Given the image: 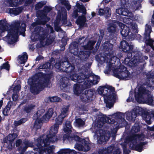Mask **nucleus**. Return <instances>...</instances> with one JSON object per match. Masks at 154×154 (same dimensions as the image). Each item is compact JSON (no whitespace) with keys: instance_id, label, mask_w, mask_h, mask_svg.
Masks as SVG:
<instances>
[{"instance_id":"nucleus-8","label":"nucleus","mask_w":154,"mask_h":154,"mask_svg":"<svg viewBox=\"0 0 154 154\" xmlns=\"http://www.w3.org/2000/svg\"><path fill=\"white\" fill-rule=\"evenodd\" d=\"M138 115L142 116L148 125H150L152 123L151 116L150 112L137 106H135V118Z\"/></svg>"},{"instance_id":"nucleus-51","label":"nucleus","mask_w":154,"mask_h":154,"mask_svg":"<svg viewBox=\"0 0 154 154\" xmlns=\"http://www.w3.org/2000/svg\"><path fill=\"white\" fill-rule=\"evenodd\" d=\"M51 66V63L49 62H46L45 64L41 65L38 67L39 69H49L50 68Z\"/></svg>"},{"instance_id":"nucleus-57","label":"nucleus","mask_w":154,"mask_h":154,"mask_svg":"<svg viewBox=\"0 0 154 154\" xmlns=\"http://www.w3.org/2000/svg\"><path fill=\"white\" fill-rule=\"evenodd\" d=\"M50 101L52 102H55L60 101V99L57 97H49Z\"/></svg>"},{"instance_id":"nucleus-23","label":"nucleus","mask_w":154,"mask_h":154,"mask_svg":"<svg viewBox=\"0 0 154 154\" xmlns=\"http://www.w3.org/2000/svg\"><path fill=\"white\" fill-rule=\"evenodd\" d=\"M81 143L76 144L75 146V148L79 151L84 152L89 150L90 147L87 142L85 140V143L82 142Z\"/></svg>"},{"instance_id":"nucleus-16","label":"nucleus","mask_w":154,"mask_h":154,"mask_svg":"<svg viewBox=\"0 0 154 154\" xmlns=\"http://www.w3.org/2000/svg\"><path fill=\"white\" fill-rule=\"evenodd\" d=\"M142 123L140 124L139 122H135V143H137V140H142L144 137V135L141 131L140 134H137L136 133L140 131L141 129H142Z\"/></svg>"},{"instance_id":"nucleus-1","label":"nucleus","mask_w":154,"mask_h":154,"mask_svg":"<svg viewBox=\"0 0 154 154\" xmlns=\"http://www.w3.org/2000/svg\"><path fill=\"white\" fill-rule=\"evenodd\" d=\"M19 21H15L10 25L5 20H0V29L2 32H8L6 36L4 38V39L10 44H12L17 41V35L19 33H23L25 30V25L24 23L20 26Z\"/></svg>"},{"instance_id":"nucleus-50","label":"nucleus","mask_w":154,"mask_h":154,"mask_svg":"<svg viewBox=\"0 0 154 154\" xmlns=\"http://www.w3.org/2000/svg\"><path fill=\"white\" fill-rule=\"evenodd\" d=\"M64 118V117H63L61 115H59L55 120V124L58 125L59 126V125H61L62 124L63 120Z\"/></svg>"},{"instance_id":"nucleus-14","label":"nucleus","mask_w":154,"mask_h":154,"mask_svg":"<svg viewBox=\"0 0 154 154\" xmlns=\"http://www.w3.org/2000/svg\"><path fill=\"white\" fill-rule=\"evenodd\" d=\"M112 119V120L109 117L103 116H99L97 119V123H96V126L99 128H101L103 125L106 122L109 124H113L116 123V122Z\"/></svg>"},{"instance_id":"nucleus-4","label":"nucleus","mask_w":154,"mask_h":154,"mask_svg":"<svg viewBox=\"0 0 154 154\" xmlns=\"http://www.w3.org/2000/svg\"><path fill=\"white\" fill-rule=\"evenodd\" d=\"M59 126L57 124H54L51 128L50 134L47 135H43L37 140V147L35 150L40 149H46L48 153L52 152L54 148V146H48L50 142L54 143L57 141L56 134L57 133Z\"/></svg>"},{"instance_id":"nucleus-63","label":"nucleus","mask_w":154,"mask_h":154,"mask_svg":"<svg viewBox=\"0 0 154 154\" xmlns=\"http://www.w3.org/2000/svg\"><path fill=\"white\" fill-rule=\"evenodd\" d=\"M35 107L34 106L31 105L26 107L25 108V110L27 112L29 113L31 112L32 109Z\"/></svg>"},{"instance_id":"nucleus-27","label":"nucleus","mask_w":154,"mask_h":154,"mask_svg":"<svg viewBox=\"0 0 154 154\" xmlns=\"http://www.w3.org/2000/svg\"><path fill=\"white\" fill-rule=\"evenodd\" d=\"M130 45L125 40H123L121 41V48L123 51L125 52H127L129 51H132L134 48V45H131V44L129 43Z\"/></svg>"},{"instance_id":"nucleus-45","label":"nucleus","mask_w":154,"mask_h":154,"mask_svg":"<svg viewBox=\"0 0 154 154\" xmlns=\"http://www.w3.org/2000/svg\"><path fill=\"white\" fill-rule=\"evenodd\" d=\"M103 47L105 50L109 51L112 49L113 45L112 44L108 42H106L104 43L103 44Z\"/></svg>"},{"instance_id":"nucleus-24","label":"nucleus","mask_w":154,"mask_h":154,"mask_svg":"<svg viewBox=\"0 0 154 154\" xmlns=\"http://www.w3.org/2000/svg\"><path fill=\"white\" fill-rule=\"evenodd\" d=\"M62 71H65L67 73H70L74 71L75 66L72 65L67 61H64L62 63Z\"/></svg>"},{"instance_id":"nucleus-20","label":"nucleus","mask_w":154,"mask_h":154,"mask_svg":"<svg viewBox=\"0 0 154 154\" xmlns=\"http://www.w3.org/2000/svg\"><path fill=\"white\" fill-rule=\"evenodd\" d=\"M153 98L150 93H149L137 102L139 103H146L149 105H154V100Z\"/></svg>"},{"instance_id":"nucleus-42","label":"nucleus","mask_w":154,"mask_h":154,"mask_svg":"<svg viewBox=\"0 0 154 154\" xmlns=\"http://www.w3.org/2000/svg\"><path fill=\"white\" fill-rule=\"evenodd\" d=\"M28 58V56L27 54L24 53L21 55L19 56V63L20 64H23L26 62Z\"/></svg>"},{"instance_id":"nucleus-9","label":"nucleus","mask_w":154,"mask_h":154,"mask_svg":"<svg viewBox=\"0 0 154 154\" xmlns=\"http://www.w3.org/2000/svg\"><path fill=\"white\" fill-rule=\"evenodd\" d=\"M61 11L58 13V15L57 18V20L54 23V28L55 30L57 32L61 31L62 29L60 27L59 23L60 21V18H62V23L67 25L66 23L67 20V13L66 10L64 8H61Z\"/></svg>"},{"instance_id":"nucleus-35","label":"nucleus","mask_w":154,"mask_h":154,"mask_svg":"<svg viewBox=\"0 0 154 154\" xmlns=\"http://www.w3.org/2000/svg\"><path fill=\"white\" fill-rule=\"evenodd\" d=\"M17 135L16 134H10L4 139V140L5 142H7V141L5 140L6 139H7L10 143H11L10 144L11 147H10V146H9V148H11L12 146V143H11V142L14 140L17 137Z\"/></svg>"},{"instance_id":"nucleus-34","label":"nucleus","mask_w":154,"mask_h":154,"mask_svg":"<svg viewBox=\"0 0 154 154\" xmlns=\"http://www.w3.org/2000/svg\"><path fill=\"white\" fill-rule=\"evenodd\" d=\"M116 22H119L116 20H112V22L108 25L107 30L109 32L114 33L116 31Z\"/></svg>"},{"instance_id":"nucleus-37","label":"nucleus","mask_w":154,"mask_h":154,"mask_svg":"<svg viewBox=\"0 0 154 154\" xmlns=\"http://www.w3.org/2000/svg\"><path fill=\"white\" fill-rule=\"evenodd\" d=\"M148 142L145 141L143 142H140L139 143L136 144L135 143V151H137L139 152H141L143 150V148L144 146L147 144Z\"/></svg>"},{"instance_id":"nucleus-43","label":"nucleus","mask_w":154,"mask_h":154,"mask_svg":"<svg viewBox=\"0 0 154 154\" xmlns=\"http://www.w3.org/2000/svg\"><path fill=\"white\" fill-rule=\"evenodd\" d=\"M69 83L68 79L66 77H64L62 79V81L60 82V86L62 89L66 88L68 86Z\"/></svg>"},{"instance_id":"nucleus-48","label":"nucleus","mask_w":154,"mask_h":154,"mask_svg":"<svg viewBox=\"0 0 154 154\" xmlns=\"http://www.w3.org/2000/svg\"><path fill=\"white\" fill-rule=\"evenodd\" d=\"M134 97H135V90H132L130 92L129 97L127 100V102H130L131 101L133 102H134Z\"/></svg>"},{"instance_id":"nucleus-21","label":"nucleus","mask_w":154,"mask_h":154,"mask_svg":"<svg viewBox=\"0 0 154 154\" xmlns=\"http://www.w3.org/2000/svg\"><path fill=\"white\" fill-rule=\"evenodd\" d=\"M22 140L20 139L17 140L16 142V146L18 147L20 146V148L19 149V150H21L22 152L25 151L28 147H32V144L28 141H25L22 143Z\"/></svg>"},{"instance_id":"nucleus-46","label":"nucleus","mask_w":154,"mask_h":154,"mask_svg":"<svg viewBox=\"0 0 154 154\" xmlns=\"http://www.w3.org/2000/svg\"><path fill=\"white\" fill-rule=\"evenodd\" d=\"M135 27L133 26L132 27L133 29H132V31H131L129 32V34L128 35V41H131L134 40L135 38L134 35V28Z\"/></svg>"},{"instance_id":"nucleus-52","label":"nucleus","mask_w":154,"mask_h":154,"mask_svg":"<svg viewBox=\"0 0 154 154\" xmlns=\"http://www.w3.org/2000/svg\"><path fill=\"white\" fill-rule=\"evenodd\" d=\"M134 115L135 111L133 109L131 112H128L127 113L126 117L128 119L131 120L134 117Z\"/></svg>"},{"instance_id":"nucleus-26","label":"nucleus","mask_w":154,"mask_h":154,"mask_svg":"<svg viewBox=\"0 0 154 154\" xmlns=\"http://www.w3.org/2000/svg\"><path fill=\"white\" fill-rule=\"evenodd\" d=\"M85 82L83 84H77L74 86V92L75 94L79 95L83 90L88 87H85Z\"/></svg>"},{"instance_id":"nucleus-17","label":"nucleus","mask_w":154,"mask_h":154,"mask_svg":"<svg viewBox=\"0 0 154 154\" xmlns=\"http://www.w3.org/2000/svg\"><path fill=\"white\" fill-rule=\"evenodd\" d=\"M100 79V77L98 76L94 75L88 77L85 81V87L90 88L94 85L97 84Z\"/></svg>"},{"instance_id":"nucleus-13","label":"nucleus","mask_w":154,"mask_h":154,"mask_svg":"<svg viewBox=\"0 0 154 154\" xmlns=\"http://www.w3.org/2000/svg\"><path fill=\"white\" fill-rule=\"evenodd\" d=\"M95 136L97 140L101 142H104L108 140L110 137V134L109 132H106L102 129L97 131Z\"/></svg>"},{"instance_id":"nucleus-62","label":"nucleus","mask_w":154,"mask_h":154,"mask_svg":"<svg viewBox=\"0 0 154 154\" xmlns=\"http://www.w3.org/2000/svg\"><path fill=\"white\" fill-rule=\"evenodd\" d=\"M9 65L8 64L7 62H6L3 64L2 66H1L0 69H4L7 70H9Z\"/></svg>"},{"instance_id":"nucleus-55","label":"nucleus","mask_w":154,"mask_h":154,"mask_svg":"<svg viewBox=\"0 0 154 154\" xmlns=\"http://www.w3.org/2000/svg\"><path fill=\"white\" fill-rule=\"evenodd\" d=\"M27 120V119L26 118H24L18 121H16L14 122L15 125L18 126L22 123H24Z\"/></svg>"},{"instance_id":"nucleus-49","label":"nucleus","mask_w":154,"mask_h":154,"mask_svg":"<svg viewBox=\"0 0 154 154\" xmlns=\"http://www.w3.org/2000/svg\"><path fill=\"white\" fill-rule=\"evenodd\" d=\"M58 2H60L62 5H65L68 10H69L71 8V6L68 1L66 0H59Z\"/></svg>"},{"instance_id":"nucleus-41","label":"nucleus","mask_w":154,"mask_h":154,"mask_svg":"<svg viewBox=\"0 0 154 154\" xmlns=\"http://www.w3.org/2000/svg\"><path fill=\"white\" fill-rule=\"evenodd\" d=\"M86 20V18L84 16H79L77 20L76 23L80 26L83 27L85 25Z\"/></svg>"},{"instance_id":"nucleus-6","label":"nucleus","mask_w":154,"mask_h":154,"mask_svg":"<svg viewBox=\"0 0 154 154\" xmlns=\"http://www.w3.org/2000/svg\"><path fill=\"white\" fill-rule=\"evenodd\" d=\"M96 43L95 41H90L87 44L85 45L84 48L88 51H80L78 54V43L76 42H73L70 46V51L71 53L74 55L77 56L82 60L85 59L89 57L90 52L89 50H91L93 48V46Z\"/></svg>"},{"instance_id":"nucleus-29","label":"nucleus","mask_w":154,"mask_h":154,"mask_svg":"<svg viewBox=\"0 0 154 154\" xmlns=\"http://www.w3.org/2000/svg\"><path fill=\"white\" fill-rule=\"evenodd\" d=\"M76 6L78 9L79 10L78 11L77 10H76L74 11L72 14V17L74 18H76L78 16V12H82L83 14H86V10L85 7L82 5H80L79 3H77Z\"/></svg>"},{"instance_id":"nucleus-25","label":"nucleus","mask_w":154,"mask_h":154,"mask_svg":"<svg viewBox=\"0 0 154 154\" xmlns=\"http://www.w3.org/2000/svg\"><path fill=\"white\" fill-rule=\"evenodd\" d=\"M116 22L121 28L122 30L121 31V33L122 36L125 37L127 36L129 32H131L129 28L120 22Z\"/></svg>"},{"instance_id":"nucleus-15","label":"nucleus","mask_w":154,"mask_h":154,"mask_svg":"<svg viewBox=\"0 0 154 154\" xmlns=\"http://www.w3.org/2000/svg\"><path fill=\"white\" fill-rule=\"evenodd\" d=\"M150 91L146 89L143 86H140L138 88V93L137 94L135 92V101L137 102L146 96L150 93Z\"/></svg>"},{"instance_id":"nucleus-56","label":"nucleus","mask_w":154,"mask_h":154,"mask_svg":"<svg viewBox=\"0 0 154 154\" xmlns=\"http://www.w3.org/2000/svg\"><path fill=\"white\" fill-rule=\"evenodd\" d=\"M153 42L154 41L151 38H150L146 40V42H145L147 45L150 46L153 49H154V47L153 45Z\"/></svg>"},{"instance_id":"nucleus-18","label":"nucleus","mask_w":154,"mask_h":154,"mask_svg":"<svg viewBox=\"0 0 154 154\" xmlns=\"http://www.w3.org/2000/svg\"><path fill=\"white\" fill-rule=\"evenodd\" d=\"M124 114L119 112H117L112 116V118H115L116 120L118 127H121L122 125H120V124H125V121L124 119Z\"/></svg>"},{"instance_id":"nucleus-5","label":"nucleus","mask_w":154,"mask_h":154,"mask_svg":"<svg viewBox=\"0 0 154 154\" xmlns=\"http://www.w3.org/2000/svg\"><path fill=\"white\" fill-rule=\"evenodd\" d=\"M98 90V94L104 97L106 107L109 109L113 107L114 103L117 98L116 94L114 93V88L111 86L107 85L100 87Z\"/></svg>"},{"instance_id":"nucleus-32","label":"nucleus","mask_w":154,"mask_h":154,"mask_svg":"<svg viewBox=\"0 0 154 154\" xmlns=\"http://www.w3.org/2000/svg\"><path fill=\"white\" fill-rule=\"evenodd\" d=\"M63 131L67 133H71L72 132V127L71 122L69 121H66L63 124Z\"/></svg>"},{"instance_id":"nucleus-19","label":"nucleus","mask_w":154,"mask_h":154,"mask_svg":"<svg viewBox=\"0 0 154 154\" xmlns=\"http://www.w3.org/2000/svg\"><path fill=\"white\" fill-rule=\"evenodd\" d=\"M88 76L86 75L85 74L82 73H80L78 75L76 74H72L70 76V79L75 82L79 83H81L85 80L86 81V79L88 78Z\"/></svg>"},{"instance_id":"nucleus-12","label":"nucleus","mask_w":154,"mask_h":154,"mask_svg":"<svg viewBox=\"0 0 154 154\" xmlns=\"http://www.w3.org/2000/svg\"><path fill=\"white\" fill-rule=\"evenodd\" d=\"M113 151L112 154H120V149L116 145H112L107 148H103L99 150V154H109Z\"/></svg>"},{"instance_id":"nucleus-44","label":"nucleus","mask_w":154,"mask_h":154,"mask_svg":"<svg viewBox=\"0 0 154 154\" xmlns=\"http://www.w3.org/2000/svg\"><path fill=\"white\" fill-rule=\"evenodd\" d=\"M58 154H76V152L74 150L69 149H62L58 152Z\"/></svg>"},{"instance_id":"nucleus-64","label":"nucleus","mask_w":154,"mask_h":154,"mask_svg":"<svg viewBox=\"0 0 154 154\" xmlns=\"http://www.w3.org/2000/svg\"><path fill=\"white\" fill-rule=\"evenodd\" d=\"M11 108L8 106L5 108L3 111V114L5 116H7L9 114V111Z\"/></svg>"},{"instance_id":"nucleus-3","label":"nucleus","mask_w":154,"mask_h":154,"mask_svg":"<svg viewBox=\"0 0 154 154\" xmlns=\"http://www.w3.org/2000/svg\"><path fill=\"white\" fill-rule=\"evenodd\" d=\"M46 26L45 28L39 26H36L31 37L33 41H39L43 46L51 44L54 39V36L51 37L49 34V31L50 34L54 32L53 28L48 24Z\"/></svg>"},{"instance_id":"nucleus-36","label":"nucleus","mask_w":154,"mask_h":154,"mask_svg":"<svg viewBox=\"0 0 154 154\" xmlns=\"http://www.w3.org/2000/svg\"><path fill=\"white\" fill-rule=\"evenodd\" d=\"M44 117V115L42 116V117H41V111L40 110L38 111L37 113L33 116V119H35L36 121H38V122H46V121L43 120Z\"/></svg>"},{"instance_id":"nucleus-58","label":"nucleus","mask_w":154,"mask_h":154,"mask_svg":"<svg viewBox=\"0 0 154 154\" xmlns=\"http://www.w3.org/2000/svg\"><path fill=\"white\" fill-rule=\"evenodd\" d=\"M63 62H59L56 63L54 65L55 67L57 69H59L60 70L62 71V68L63 67L62 66V63Z\"/></svg>"},{"instance_id":"nucleus-31","label":"nucleus","mask_w":154,"mask_h":154,"mask_svg":"<svg viewBox=\"0 0 154 154\" xmlns=\"http://www.w3.org/2000/svg\"><path fill=\"white\" fill-rule=\"evenodd\" d=\"M23 9V8L22 7H19L13 8H8L7 9V11L11 14L17 15L22 12Z\"/></svg>"},{"instance_id":"nucleus-47","label":"nucleus","mask_w":154,"mask_h":154,"mask_svg":"<svg viewBox=\"0 0 154 154\" xmlns=\"http://www.w3.org/2000/svg\"><path fill=\"white\" fill-rule=\"evenodd\" d=\"M69 106H64L61 109V113L60 115H61L63 117H65L66 116V113L68 111Z\"/></svg>"},{"instance_id":"nucleus-54","label":"nucleus","mask_w":154,"mask_h":154,"mask_svg":"<svg viewBox=\"0 0 154 154\" xmlns=\"http://www.w3.org/2000/svg\"><path fill=\"white\" fill-rule=\"evenodd\" d=\"M46 2L45 1H41L37 4L35 7V8L36 10H38L41 8L44 5L46 4Z\"/></svg>"},{"instance_id":"nucleus-53","label":"nucleus","mask_w":154,"mask_h":154,"mask_svg":"<svg viewBox=\"0 0 154 154\" xmlns=\"http://www.w3.org/2000/svg\"><path fill=\"white\" fill-rule=\"evenodd\" d=\"M143 0H135V11L139 10L142 7L141 2Z\"/></svg>"},{"instance_id":"nucleus-7","label":"nucleus","mask_w":154,"mask_h":154,"mask_svg":"<svg viewBox=\"0 0 154 154\" xmlns=\"http://www.w3.org/2000/svg\"><path fill=\"white\" fill-rule=\"evenodd\" d=\"M49 81L43 77H40L33 81L30 87V91L33 93L38 94L45 87L48 86Z\"/></svg>"},{"instance_id":"nucleus-40","label":"nucleus","mask_w":154,"mask_h":154,"mask_svg":"<svg viewBox=\"0 0 154 154\" xmlns=\"http://www.w3.org/2000/svg\"><path fill=\"white\" fill-rule=\"evenodd\" d=\"M54 113V110L52 108L48 109L47 113L44 115V117L43 120L44 121H48L51 118Z\"/></svg>"},{"instance_id":"nucleus-28","label":"nucleus","mask_w":154,"mask_h":154,"mask_svg":"<svg viewBox=\"0 0 154 154\" xmlns=\"http://www.w3.org/2000/svg\"><path fill=\"white\" fill-rule=\"evenodd\" d=\"M152 31L151 26L146 24V25L144 36L143 39V42H146V40L150 38V33Z\"/></svg>"},{"instance_id":"nucleus-33","label":"nucleus","mask_w":154,"mask_h":154,"mask_svg":"<svg viewBox=\"0 0 154 154\" xmlns=\"http://www.w3.org/2000/svg\"><path fill=\"white\" fill-rule=\"evenodd\" d=\"M143 60L142 54L140 51H135V69L137 68V64L142 62Z\"/></svg>"},{"instance_id":"nucleus-38","label":"nucleus","mask_w":154,"mask_h":154,"mask_svg":"<svg viewBox=\"0 0 154 154\" xmlns=\"http://www.w3.org/2000/svg\"><path fill=\"white\" fill-rule=\"evenodd\" d=\"M23 0H8L7 3L9 6L15 7L20 4Z\"/></svg>"},{"instance_id":"nucleus-2","label":"nucleus","mask_w":154,"mask_h":154,"mask_svg":"<svg viewBox=\"0 0 154 154\" xmlns=\"http://www.w3.org/2000/svg\"><path fill=\"white\" fill-rule=\"evenodd\" d=\"M116 58L113 56L107 54L105 57H101L100 58V60L103 62L109 63V68L108 71H110L113 69V72L114 75L119 79L123 80H128L131 78L130 75L128 71L127 70L126 68L123 65H116V62L115 63L112 62V60Z\"/></svg>"},{"instance_id":"nucleus-30","label":"nucleus","mask_w":154,"mask_h":154,"mask_svg":"<svg viewBox=\"0 0 154 154\" xmlns=\"http://www.w3.org/2000/svg\"><path fill=\"white\" fill-rule=\"evenodd\" d=\"M98 13L100 15H104L106 18L110 17L111 14L110 8L108 7L105 8L103 9H100Z\"/></svg>"},{"instance_id":"nucleus-22","label":"nucleus","mask_w":154,"mask_h":154,"mask_svg":"<svg viewBox=\"0 0 154 154\" xmlns=\"http://www.w3.org/2000/svg\"><path fill=\"white\" fill-rule=\"evenodd\" d=\"M80 98L83 101L87 102L88 100H91L93 93L90 91H85L80 94Z\"/></svg>"},{"instance_id":"nucleus-59","label":"nucleus","mask_w":154,"mask_h":154,"mask_svg":"<svg viewBox=\"0 0 154 154\" xmlns=\"http://www.w3.org/2000/svg\"><path fill=\"white\" fill-rule=\"evenodd\" d=\"M76 122L79 126H82L85 124V122L80 119L76 120Z\"/></svg>"},{"instance_id":"nucleus-39","label":"nucleus","mask_w":154,"mask_h":154,"mask_svg":"<svg viewBox=\"0 0 154 154\" xmlns=\"http://www.w3.org/2000/svg\"><path fill=\"white\" fill-rule=\"evenodd\" d=\"M116 12L119 15L125 16H128L129 14V11L126 8H121L116 10Z\"/></svg>"},{"instance_id":"nucleus-60","label":"nucleus","mask_w":154,"mask_h":154,"mask_svg":"<svg viewBox=\"0 0 154 154\" xmlns=\"http://www.w3.org/2000/svg\"><path fill=\"white\" fill-rule=\"evenodd\" d=\"M73 140H74L76 141H80L81 142H83L84 143L85 142V139H82L80 138L77 135H74L72 137Z\"/></svg>"},{"instance_id":"nucleus-61","label":"nucleus","mask_w":154,"mask_h":154,"mask_svg":"<svg viewBox=\"0 0 154 154\" xmlns=\"http://www.w3.org/2000/svg\"><path fill=\"white\" fill-rule=\"evenodd\" d=\"M41 122H38V121H36V120L33 129L37 130L40 129L41 127L40 123Z\"/></svg>"},{"instance_id":"nucleus-10","label":"nucleus","mask_w":154,"mask_h":154,"mask_svg":"<svg viewBox=\"0 0 154 154\" xmlns=\"http://www.w3.org/2000/svg\"><path fill=\"white\" fill-rule=\"evenodd\" d=\"M52 10V8L50 7L45 6V7L42 13V14L41 16L42 20H38L33 23L32 25L33 26L39 24H45L49 20V19L47 17L46 15L49 12Z\"/></svg>"},{"instance_id":"nucleus-11","label":"nucleus","mask_w":154,"mask_h":154,"mask_svg":"<svg viewBox=\"0 0 154 154\" xmlns=\"http://www.w3.org/2000/svg\"><path fill=\"white\" fill-rule=\"evenodd\" d=\"M135 130H131L130 132V134L126 138V142L125 143H123L121 144V145L123 147L124 149V151L125 152L126 148V143H129V146L130 148L132 149L133 150L135 149Z\"/></svg>"}]
</instances>
